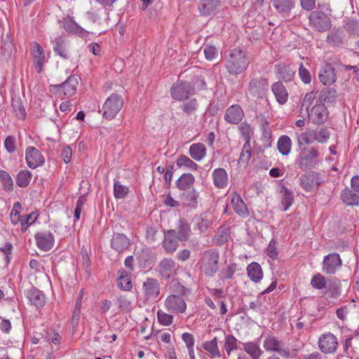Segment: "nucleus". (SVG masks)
I'll return each instance as SVG.
<instances>
[{
    "instance_id": "obj_58",
    "label": "nucleus",
    "mask_w": 359,
    "mask_h": 359,
    "mask_svg": "<svg viewBox=\"0 0 359 359\" xmlns=\"http://www.w3.org/2000/svg\"><path fill=\"white\" fill-rule=\"evenodd\" d=\"M131 300L127 296H120L117 299L119 309L123 311H130L131 309Z\"/></svg>"
},
{
    "instance_id": "obj_20",
    "label": "nucleus",
    "mask_w": 359,
    "mask_h": 359,
    "mask_svg": "<svg viewBox=\"0 0 359 359\" xmlns=\"http://www.w3.org/2000/svg\"><path fill=\"white\" fill-rule=\"evenodd\" d=\"M341 264V261L338 254H329L324 258L323 271L327 274L334 273Z\"/></svg>"
},
{
    "instance_id": "obj_18",
    "label": "nucleus",
    "mask_w": 359,
    "mask_h": 359,
    "mask_svg": "<svg viewBox=\"0 0 359 359\" xmlns=\"http://www.w3.org/2000/svg\"><path fill=\"white\" fill-rule=\"evenodd\" d=\"M244 116V112L238 104H233L226 110L224 118L231 124H238Z\"/></svg>"
},
{
    "instance_id": "obj_44",
    "label": "nucleus",
    "mask_w": 359,
    "mask_h": 359,
    "mask_svg": "<svg viewBox=\"0 0 359 359\" xmlns=\"http://www.w3.org/2000/svg\"><path fill=\"white\" fill-rule=\"evenodd\" d=\"M32 177V173L27 170H20L16 177V184L20 187H26L29 185Z\"/></svg>"
},
{
    "instance_id": "obj_15",
    "label": "nucleus",
    "mask_w": 359,
    "mask_h": 359,
    "mask_svg": "<svg viewBox=\"0 0 359 359\" xmlns=\"http://www.w3.org/2000/svg\"><path fill=\"white\" fill-rule=\"evenodd\" d=\"M34 237L36 245L41 250L47 252L53 248L55 239L50 231L39 232Z\"/></svg>"
},
{
    "instance_id": "obj_34",
    "label": "nucleus",
    "mask_w": 359,
    "mask_h": 359,
    "mask_svg": "<svg viewBox=\"0 0 359 359\" xmlns=\"http://www.w3.org/2000/svg\"><path fill=\"white\" fill-rule=\"evenodd\" d=\"M341 198L346 205H358L359 196L348 188L343 189L341 193Z\"/></svg>"
},
{
    "instance_id": "obj_37",
    "label": "nucleus",
    "mask_w": 359,
    "mask_h": 359,
    "mask_svg": "<svg viewBox=\"0 0 359 359\" xmlns=\"http://www.w3.org/2000/svg\"><path fill=\"white\" fill-rule=\"evenodd\" d=\"M203 348L206 351L212 358H220L221 354L217 345V339L214 337L210 341H205L203 344Z\"/></svg>"
},
{
    "instance_id": "obj_61",
    "label": "nucleus",
    "mask_w": 359,
    "mask_h": 359,
    "mask_svg": "<svg viewBox=\"0 0 359 359\" xmlns=\"http://www.w3.org/2000/svg\"><path fill=\"white\" fill-rule=\"evenodd\" d=\"M203 52L205 58L208 60H212L217 55V50L213 46H205Z\"/></svg>"
},
{
    "instance_id": "obj_41",
    "label": "nucleus",
    "mask_w": 359,
    "mask_h": 359,
    "mask_svg": "<svg viewBox=\"0 0 359 359\" xmlns=\"http://www.w3.org/2000/svg\"><path fill=\"white\" fill-rule=\"evenodd\" d=\"M277 147L280 154L287 156L291 151L292 140L288 136L282 135L278 141Z\"/></svg>"
},
{
    "instance_id": "obj_13",
    "label": "nucleus",
    "mask_w": 359,
    "mask_h": 359,
    "mask_svg": "<svg viewBox=\"0 0 359 359\" xmlns=\"http://www.w3.org/2000/svg\"><path fill=\"white\" fill-rule=\"evenodd\" d=\"M25 160L27 165L32 169H35L42 165L45 162L43 156L34 147H28L27 148Z\"/></svg>"
},
{
    "instance_id": "obj_5",
    "label": "nucleus",
    "mask_w": 359,
    "mask_h": 359,
    "mask_svg": "<svg viewBox=\"0 0 359 359\" xmlns=\"http://www.w3.org/2000/svg\"><path fill=\"white\" fill-rule=\"evenodd\" d=\"M164 307L170 313L182 314L187 310V304L183 295L173 294L165 298Z\"/></svg>"
},
{
    "instance_id": "obj_16",
    "label": "nucleus",
    "mask_w": 359,
    "mask_h": 359,
    "mask_svg": "<svg viewBox=\"0 0 359 359\" xmlns=\"http://www.w3.org/2000/svg\"><path fill=\"white\" fill-rule=\"evenodd\" d=\"M62 26L66 32L81 37H85L88 34V32L79 26L70 16L63 18Z\"/></svg>"
},
{
    "instance_id": "obj_51",
    "label": "nucleus",
    "mask_w": 359,
    "mask_h": 359,
    "mask_svg": "<svg viewBox=\"0 0 359 359\" xmlns=\"http://www.w3.org/2000/svg\"><path fill=\"white\" fill-rule=\"evenodd\" d=\"M314 141L324 144L330 138V132L325 128H321L319 130H313Z\"/></svg>"
},
{
    "instance_id": "obj_9",
    "label": "nucleus",
    "mask_w": 359,
    "mask_h": 359,
    "mask_svg": "<svg viewBox=\"0 0 359 359\" xmlns=\"http://www.w3.org/2000/svg\"><path fill=\"white\" fill-rule=\"evenodd\" d=\"M306 111L309 120L315 124H323L328 118V110L326 106L321 102H317L311 110Z\"/></svg>"
},
{
    "instance_id": "obj_1",
    "label": "nucleus",
    "mask_w": 359,
    "mask_h": 359,
    "mask_svg": "<svg viewBox=\"0 0 359 359\" xmlns=\"http://www.w3.org/2000/svg\"><path fill=\"white\" fill-rule=\"evenodd\" d=\"M248 65L249 60L245 53L241 49H233L228 57L226 68L229 74L238 75L244 72Z\"/></svg>"
},
{
    "instance_id": "obj_8",
    "label": "nucleus",
    "mask_w": 359,
    "mask_h": 359,
    "mask_svg": "<svg viewBox=\"0 0 359 359\" xmlns=\"http://www.w3.org/2000/svg\"><path fill=\"white\" fill-rule=\"evenodd\" d=\"M319 349L324 353H332L337 351L338 341L336 336L330 332L322 334L318 341Z\"/></svg>"
},
{
    "instance_id": "obj_42",
    "label": "nucleus",
    "mask_w": 359,
    "mask_h": 359,
    "mask_svg": "<svg viewBox=\"0 0 359 359\" xmlns=\"http://www.w3.org/2000/svg\"><path fill=\"white\" fill-rule=\"evenodd\" d=\"M281 203L284 205L283 210L287 211L292 204L294 198L291 191L285 187H283L280 191Z\"/></svg>"
},
{
    "instance_id": "obj_3",
    "label": "nucleus",
    "mask_w": 359,
    "mask_h": 359,
    "mask_svg": "<svg viewBox=\"0 0 359 359\" xmlns=\"http://www.w3.org/2000/svg\"><path fill=\"white\" fill-rule=\"evenodd\" d=\"M319 155L318 149L314 147L302 149L297 163L302 170L313 168L318 163Z\"/></svg>"
},
{
    "instance_id": "obj_52",
    "label": "nucleus",
    "mask_w": 359,
    "mask_h": 359,
    "mask_svg": "<svg viewBox=\"0 0 359 359\" xmlns=\"http://www.w3.org/2000/svg\"><path fill=\"white\" fill-rule=\"evenodd\" d=\"M184 204L191 208H196L198 203V194L194 190L184 196Z\"/></svg>"
},
{
    "instance_id": "obj_33",
    "label": "nucleus",
    "mask_w": 359,
    "mask_h": 359,
    "mask_svg": "<svg viewBox=\"0 0 359 359\" xmlns=\"http://www.w3.org/2000/svg\"><path fill=\"white\" fill-rule=\"evenodd\" d=\"M27 297L31 304L37 307H41L46 303L44 294L36 289L29 290L27 293Z\"/></svg>"
},
{
    "instance_id": "obj_36",
    "label": "nucleus",
    "mask_w": 359,
    "mask_h": 359,
    "mask_svg": "<svg viewBox=\"0 0 359 359\" xmlns=\"http://www.w3.org/2000/svg\"><path fill=\"white\" fill-rule=\"evenodd\" d=\"M252 149L250 144V137H246L245 143L243 146L238 159V163L241 165H247L251 158Z\"/></svg>"
},
{
    "instance_id": "obj_12",
    "label": "nucleus",
    "mask_w": 359,
    "mask_h": 359,
    "mask_svg": "<svg viewBox=\"0 0 359 359\" xmlns=\"http://www.w3.org/2000/svg\"><path fill=\"white\" fill-rule=\"evenodd\" d=\"M77 86V79L70 76L62 84L57 86L56 94L61 99L71 97L76 93Z\"/></svg>"
},
{
    "instance_id": "obj_26",
    "label": "nucleus",
    "mask_w": 359,
    "mask_h": 359,
    "mask_svg": "<svg viewBox=\"0 0 359 359\" xmlns=\"http://www.w3.org/2000/svg\"><path fill=\"white\" fill-rule=\"evenodd\" d=\"M214 185L218 189L225 188L229 183L226 171L222 168H216L212 174Z\"/></svg>"
},
{
    "instance_id": "obj_21",
    "label": "nucleus",
    "mask_w": 359,
    "mask_h": 359,
    "mask_svg": "<svg viewBox=\"0 0 359 359\" xmlns=\"http://www.w3.org/2000/svg\"><path fill=\"white\" fill-rule=\"evenodd\" d=\"M31 55L34 59L36 71L38 73L41 72L44 64L45 54L43 49L39 43H33L31 48Z\"/></svg>"
},
{
    "instance_id": "obj_31",
    "label": "nucleus",
    "mask_w": 359,
    "mask_h": 359,
    "mask_svg": "<svg viewBox=\"0 0 359 359\" xmlns=\"http://www.w3.org/2000/svg\"><path fill=\"white\" fill-rule=\"evenodd\" d=\"M247 273L250 280L255 283L259 282L263 278L262 267L257 262H252L248 266Z\"/></svg>"
},
{
    "instance_id": "obj_64",
    "label": "nucleus",
    "mask_w": 359,
    "mask_h": 359,
    "mask_svg": "<svg viewBox=\"0 0 359 359\" xmlns=\"http://www.w3.org/2000/svg\"><path fill=\"white\" fill-rule=\"evenodd\" d=\"M236 272V266L234 264L229 265L226 269L222 271V278L225 280L232 279Z\"/></svg>"
},
{
    "instance_id": "obj_35",
    "label": "nucleus",
    "mask_w": 359,
    "mask_h": 359,
    "mask_svg": "<svg viewBox=\"0 0 359 359\" xmlns=\"http://www.w3.org/2000/svg\"><path fill=\"white\" fill-rule=\"evenodd\" d=\"M176 165L179 168H182L191 171H196L198 168V165L185 155H180L177 158Z\"/></svg>"
},
{
    "instance_id": "obj_23",
    "label": "nucleus",
    "mask_w": 359,
    "mask_h": 359,
    "mask_svg": "<svg viewBox=\"0 0 359 359\" xmlns=\"http://www.w3.org/2000/svg\"><path fill=\"white\" fill-rule=\"evenodd\" d=\"M158 271L161 278H170L176 272L175 261L170 258L163 259L159 263Z\"/></svg>"
},
{
    "instance_id": "obj_17",
    "label": "nucleus",
    "mask_w": 359,
    "mask_h": 359,
    "mask_svg": "<svg viewBox=\"0 0 359 359\" xmlns=\"http://www.w3.org/2000/svg\"><path fill=\"white\" fill-rule=\"evenodd\" d=\"M230 198L231 204L235 212L243 218L248 217L250 215L248 208L241 196L236 192H233L231 194Z\"/></svg>"
},
{
    "instance_id": "obj_48",
    "label": "nucleus",
    "mask_w": 359,
    "mask_h": 359,
    "mask_svg": "<svg viewBox=\"0 0 359 359\" xmlns=\"http://www.w3.org/2000/svg\"><path fill=\"white\" fill-rule=\"evenodd\" d=\"M191 232L189 224L186 222H181L177 233V238L178 240L185 241L189 239V234Z\"/></svg>"
},
{
    "instance_id": "obj_11",
    "label": "nucleus",
    "mask_w": 359,
    "mask_h": 359,
    "mask_svg": "<svg viewBox=\"0 0 359 359\" xmlns=\"http://www.w3.org/2000/svg\"><path fill=\"white\" fill-rule=\"evenodd\" d=\"M161 286L158 280L148 278L143 283L142 291L147 302L154 300L160 294Z\"/></svg>"
},
{
    "instance_id": "obj_7",
    "label": "nucleus",
    "mask_w": 359,
    "mask_h": 359,
    "mask_svg": "<svg viewBox=\"0 0 359 359\" xmlns=\"http://www.w3.org/2000/svg\"><path fill=\"white\" fill-rule=\"evenodd\" d=\"M323 179L320 174L310 171L301 176L300 184L302 189L306 191H313L323 183Z\"/></svg>"
},
{
    "instance_id": "obj_32",
    "label": "nucleus",
    "mask_w": 359,
    "mask_h": 359,
    "mask_svg": "<svg viewBox=\"0 0 359 359\" xmlns=\"http://www.w3.org/2000/svg\"><path fill=\"white\" fill-rule=\"evenodd\" d=\"M273 6L277 12L283 14H288L294 7L293 0H271Z\"/></svg>"
},
{
    "instance_id": "obj_59",
    "label": "nucleus",
    "mask_w": 359,
    "mask_h": 359,
    "mask_svg": "<svg viewBox=\"0 0 359 359\" xmlns=\"http://www.w3.org/2000/svg\"><path fill=\"white\" fill-rule=\"evenodd\" d=\"M346 347L355 353H359V337L348 339L346 341Z\"/></svg>"
},
{
    "instance_id": "obj_2",
    "label": "nucleus",
    "mask_w": 359,
    "mask_h": 359,
    "mask_svg": "<svg viewBox=\"0 0 359 359\" xmlns=\"http://www.w3.org/2000/svg\"><path fill=\"white\" fill-rule=\"evenodd\" d=\"M219 260L218 252L215 250H208L203 253L198 264L206 276H212L218 271Z\"/></svg>"
},
{
    "instance_id": "obj_53",
    "label": "nucleus",
    "mask_w": 359,
    "mask_h": 359,
    "mask_svg": "<svg viewBox=\"0 0 359 359\" xmlns=\"http://www.w3.org/2000/svg\"><path fill=\"white\" fill-rule=\"evenodd\" d=\"M157 318L158 322L164 326H169L173 323V316L162 310L157 311Z\"/></svg>"
},
{
    "instance_id": "obj_40",
    "label": "nucleus",
    "mask_w": 359,
    "mask_h": 359,
    "mask_svg": "<svg viewBox=\"0 0 359 359\" xmlns=\"http://www.w3.org/2000/svg\"><path fill=\"white\" fill-rule=\"evenodd\" d=\"M297 142L299 147L302 149L303 145H309L314 142L313 130L307 129L297 135Z\"/></svg>"
},
{
    "instance_id": "obj_45",
    "label": "nucleus",
    "mask_w": 359,
    "mask_h": 359,
    "mask_svg": "<svg viewBox=\"0 0 359 359\" xmlns=\"http://www.w3.org/2000/svg\"><path fill=\"white\" fill-rule=\"evenodd\" d=\"M117 285L123 290H130L133 288L130 276L126 273L124 271L121 272V275L117 279Z\"/></svg>"
},
{
    "instance_id": "obj_28",
    "label": "nucleus",
    "mask_w": 359,
    "mask_h": 359,
    "mask_svg": "<svg viewBox=\"0 0 359 359\" xmlns=\"http://www.w3.org/2000/svg\"><path fill=\"white\" fill-rule=\"evenodd\" d=\"M111 248L118 252L127 250L130 245L129 239L122 233L114 235L111 241Z\"/></svg>"
},
{
    "instance_id": "obj_4",
    "label": "nucleus",
    "mask_w": 359,
    "mask_h": 359,
    "mask_svg": "<svg viewBox=\"0 0 359 359\" xmlns=\"http://www.w3.org/2000/svg\"><path fill=\"white\" fill-rule=\"evenodd\" d=\"M123 105L121 96L114 94L109 97L102 106V116L107 120H111L116 117Z\"/></svg>"
},
{
    "instance_id": "obj_62",
    "label": "nucleus",
    "mask_w": 359,
    "mask_h": 359,
    "mask_svg": "<svg viewBox=\"0 0 359 359\" xmlns=\"http://www.w3.org/2000/svg\"><path fill=\"white\" fill-rule=\"evenodd\" d=\"M182 338L184 342L186 344L187 347L188 348L189 352L194 350V338L193 334L186 332L184 333L182 336Z\"/></svg>"
},
{
    "instance_id": "obj_14",
    "label": "nucleus",
    "mask_w": 359,
    "mask_h": 359,
    "mask_svg": "<svg viewBox=\"0 0 359 359\" xmlns=\"http://www.w3.org/2000/svg\"><path fill=\"white\" fill-rule=\"evenodd\" d=\"M220 6V0H200L198 8L202 16H214Z\"/></svg>"
},
{
    "instance_id": "obj_56",
    "label": "nucleus",
    "mask_w": 359,
    "mask_h": 359,
    "mask_svg": "<svg viewBox=\"0 0 359 359\" xmlns=\"http://www.w3.org/2000/svg\"><path fill=\"white\" fill-rule=\"evenodd\" d=\"M299 76L302 82L309 84L311 81V75L309 71L301 63L299 67Z\"/></svg>"
},
{
    "instance_id": "obj_55",
    "label": "nucleus",
    "mask_w": 359,
    "mask_h": 359,
    "mask_svg": "<svg viewBox=\"0 0 359 359\" xmlns=\"http://www.w3.org/2000/svg\"><path fill=\"white\" fill-rule=\"evenodd\" d=\"M0 180L5 189H12L13 186V182L11 175L6 171L0 170Z\"/></svg>"
},
{
    "instance_id": "obj_54",
    "label": "nucleus",
    "mask_w": 359,
    "mask_h": 359,
    "mask_svg": "<svg viewBox=\"0 0 359 359\" xmlns=\"http://www.w3.org/2000/svg\"><path fill=\"white\" fill-rule=\"evenodd\" d=\"M22 209V205L19 202H16L14 203L13 209L10 214L11 223L14 225L18 224L19 218L21 215H20V211Z\"/></svg>"
},
{
    "instance_id": "obj_39",
    "label": "nucleus",
    "mask_w": 359,
    "mask_h": 359,
    "mask_svg": "<svg viewBox=\"0 0 359 359\" xmlns=\"http://www.w3.org/2000/svg\"><path fill=\"white\" fill-rule=\"evenodd\" d=\"M195 178L191 173H184L177 181V187L180 190L189 189L194 183Z\"/></svg>"
},
{
    "instance_id": "obj_60",
    "label": "nucleus",
    "mask_w": 359,
    "mask_h": 359,
    "mask_svg": "<svg viewBox=\"0 0 359 359\" xmlns=\"http://www.w3.org/2000/svg\"><path fill=\"white\" fill-rule=\"evenodd\" d=\"M327 293H332V297H335L339 294V282L336 278L333 279V282L328 285Z\"/></svg>"
},
{
    "instance_id": "obj_19",
    "label": "nucleus",
    "mask_w": 359,
    "mask_h": 359,
    "mask_svg": "<svg viewBox=\"0 0 359 359\" xmlns=\"http://www.w3.org/2000/svg\"><path fill=\"white\" fill-rule=\"evenodd\" d=\"M264 348L269 351L278 352L282 357H288L290 352L285 349L282 348V344L275 337H267L263 343Z\"/></svg>"
},
{
    "instance_id": "obj_22",
    "label": "nucleus",
    "mask_w": 359,
    "mask_h": 359,
    "mask_svg": "<svg viewBox=\"0 0 359 359\" xmlns=\"http://www.w3.org/2000/svg\"><path fill=\"white\" fill-rule=\"evenodd\" d=\"M269 86L266 79H252L249 83V91L252 95L262 97Z\"/></svg>"
},
{
    "instance_id": "obj_29",
    "label": "nucleus",
    "mask_w": 359,
    "mask_h": 359,
    "mask_svg": "<svg viewBox=\"0 0 359 359\" xmlns=\"http://www.w3.org/2000/svg\"><path fill=\"white\" fill-rule=\"evenodd\" d=\"M271 90L280 104L286 103L288 99V93L282 82L274 83L271 86Z\"/></svg>"
},
{
    "instance_id": "obj_24",
    "label": "nucleus",
    "mask_w": 359,
    "mask_h": 359,
    "mask_svg": "<svg viewBox=\"0 0 359 359\" xmlns=\"http://www.w3.org/2000/svg\"><path fill=\"white\" fill-rule=\"evenodd\" d=\"M319 79L325 86H331L336 81L334 69L330 63H326L319 74Z\"/></svg>"
},
{
    "instance_id": "obj_46",
    "label": "nucleus",
    "mask_w": 359,
    "mask_h": 359,
    "mask_svg": "<svg viewBox=\"0 0 359 359\" xmlns=\"http://www.w3.org/2000/svg\"><path fill=\"white\" fill-rule=\"evenodd\" d=\"M129 193V189L124 186L118 181H115L114 183V195L117 199H123L126 197Z\"/></svg>"
},
{
    "instance_id": "obj_43",
    "label": "nucleus",
    "mask_w": 359,
    "mask_h": 359,
    "mask_svg": "<svg viewBox=\"0 0 359 359\" xmlns=\"http://www.w3.org/2000/svg\"><path fill=\"white\" fill-rule=\"evenodd\" d=\"M194 222L196 225L194 229H197L198 233L205 232L209 228L211 224L205 214L196 217L194 219Z\"/></svg>"
},
{
    "instance_id": "obj_47",
    "label": "nucleus",
    "mask_w": 359,
    "mask_h": 359,
    "mask_svg": "<svg viewBox=\"0 0 359 359\" xmlns=\"http://www.w3.org/2000/svg\"><path fill=\"white\" fill-rule=\"evenodd\" d=\"M182 111L187 114H192L195 113L198 108V104L195 98L187 100L181 106Z\"/></svg>"
},
{
    "instance_id": "obj_6",
    "label": "nucleus",
    "mask_w": 359,
    "mask_h": 359,
    "mask_svg": "<svg viewBox=\"0 0 359 359\" xmlns=\"http://www.w3.org/2000/svg\"><path fill=\"white\" fill-rule=\"evenodd\" d=\"M195 93L193 86L186 81H179L170 89V94L174 100L182 101L187 100L189 95Z\"/></svg>"
},
{
    "instance_id": "obj_10",
    "label": "nucleus",
    "mask_w": 359,
    "mask_h": 359,
    "mask_svg": "<svg viewBox=\"0 0 359 359\" xmlns=\"http://www.w3.org/2000/svg\"><path fill=\"white\" fill-rule=\"evenodd\" d=\"M309 21L310 24L319 32H325L331 27V22L329 17L319 11L311 13Z\"/></svg>"
},
{
    "instance_id": "obj_25",
    "label": "nucleus",
    "mask_w": 359,
    "mask_h": 359,
    "mask_svg": "<svg viewBox=\"0 0 359 359\" xmlns=\"http://www.w3.org/2000/svg\"><path fill=\"white\" fill-rule=\"evenodd\" d=\"M178 241L175 230L165 231V238L163 242L165 250L168 253L175 252L178 246Z\"/></svg>"
},
{
    "instance_id": "obj_50",
    "label": "nucleus",
    "mask_w": 359,
    "mask_h": 359,
    "mask_svg": "<svg viewBox=\"0 0 359 359\" xmlns=\"http://www.w3.org/2000/svg\"><path fill=\"white\" fill-rule=\"evenodd\" d=\"M311 286L317 290H322L326 285L325 278L320 273L315 274L311 280Z\"/></svg>"
},
{
    "instance_id": "obj_27",
    "label": "nucleus",
    "mask_w": 359,
    "mask_h": 359,
    "mask_svg": "<svg viewBox=\"0 0 359 359\" xmlns=\"http://www.w3.org/2000/svg\"><path fill=\"white\" fill-rule=\"evenodd\" d=\"M54 52L63 58H68L69 53L66 38L63 36H58L53 41Z\"/></svg>"
},
{
    "instance_id": "obj_57",
    "label": "nucleus",
    "mask_w": 359,
    "mask_h": 359,
    "mask_svg": "<svg viewBox=\"0 0 359 359\" xmlns=\"http://www.w3.org/2000/svg\"><path fill=\"white\" fill-rule=\"evenodd\" d=\"M316 94H317L316 91L311 90L310 92H308L305 95V96L303 99V101H302V107H305L306 111L309 110V107L313 102V101L316 100Z\"/></svg>"
},
{
    "instance_id": "obj_63",
    "label": "nucleus",
    "mask_w": 359,
    "mask_h": 359,
    "mask_svg": "<svg viewBox=\"0 0 359 359\" xmlns=\"http://www.w3.org/2000/svg\"><path fill=\"white\" fill-rule=\"evenodd\" d=\"M266 253L269 257H271L273 259L277 257L278 251L274 241H270L266 249Z\"/></svg>"
},
{
    "instance_id": "obj_38",
    "label": "nucleus",
    "mask_w": 359,
    "mask_h": 359,
    "mask_svg": "<svg viewBox=\"0 0 359 359\" xmlns=\"http://www.w3.org/2000/svg\"><path fill=\"white\" fill-rule=\"evenodd\" d=\"M243 349L252 359H259L263 353L259 344L255 342H247L243 344Z\"/></svg>"
},
{
    "instance_id": "obj_30",
    "label": "nucleus",
    "mask_w": 359,
    "mask_h": 359,
    "mask_svg": "<svg viewBox=\"0 0 359 359\" xmlns=\"http://www.w3.org/2000/svg\"><path fill=\"white\" fill-rule=\"evenodd\" d=\"M206 147L203 143H194L191 145L189 154L196 161H200L206 156Z\"/></svg>"
},
{
    "instance_id": "obj_49",
    "label": "nucleus",
    "mask_w": 359,
    "mask_h": 359,
    "mask_svg": "<svg viewBox=\"0 0 359 359\" xmlns=\"http://www.w3.org/2000/svg\"><path fill=\"white\" fill-rule=\"evenodd\" d=\"M237 342L238 340L234 336L231 334L226 336L224 348L229 356L231 355V351L238 348Z\"/></svg>"
}]
</instances>
